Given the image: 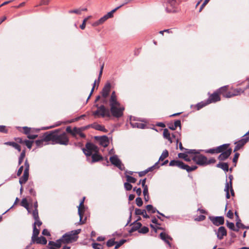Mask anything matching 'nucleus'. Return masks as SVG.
<instances>
[{
	"label": "nucleus",
	"mask_w": 249,
	"mask_h": 249,
	"mask_svg": "<svg viewBox=\"0 0 249 249\" xmlns=\"http://www.w3.org/2000/svg\"><path fill=\"white\" fill-rule=\"evenodd\" d=\"M94 128L96 130H100V131H103L105 130V128L104 126H103L100 124H94Z\"/></svg>",
	"instance_id": "09e8293b"
},
{
	"label": "nucleus",
	"mask_w": 249,
	"mask_h": 249,
	"mask_svg": "<svg viewBox=\"0 0 249 249\" xmlns=\"http://www.w3.org/2000/svg\"><path fill=\"white\" fill-rule=\"evenodd\" d=\"M25 157V151L23 150L21 153L18 159V164L20 165L22 162L24 158Z\"/></svg>",
	"instance_id": "a19ab883"
},
{
	"label": "nucleus",
	"mask_w": 249,
	"mask_h": 249,
	"mask_svg": "<svg viewBox=\"0 0 249 249\" xmlns=\"http://www.w3.org/2000/svg\"><path fill=\"white\" fill-rule=\"evenodd\" d=\"M209 104V103H208V102L207 100V101H202L201 102L197 103L196 105V107L197 110H198L200 109L201 108H202V107H205L206 106H207Z\"/></svg>",
	"instance_id": "c85d7f7f"
},
{
	"label": "nucleus",
	"mask_w": 249,
	"mask_h": 249,
	"mask_svg": "<svg viewBox=\"0 0 249 249\" xmlns=\"http://www.w3.org/2000/svg\"><path fill=\"white\" fill-rule=\"evenodd\" d=\"M120 8H121V6H118L115 9L111 10L110 12H108L107 14L105 15L107 19L110 18H111L113 16V13Z\"/></svg>",
	"instance_id": "58836bf2"
},
{
	"label": "nucleus",
	"mask_w": 249,
	"mask_h": 249,
	"mask_svg": "<svg viewBox=\"0 0 249 249\" xmlns=\"http://www.w3.org/2000/svg\"><path fill=\"white\" fill-rule=\"evenodd\" d=\"M90 17V16H89L83 20L82 24L80 26L81 29L84 30L85 28L86 22Z\"/></svg>",
	"instance_id": "6e6d98bb"
},
{
	"label": "nucleus",
	"mask_w": 249,
	"mask_h": 249,
	"mask_svg": "<svg viewBox=\"0 0 249 249\" xmlns=\"http://www.w3.org/2000/svg\"><path fill=\"white\" fill-rule=\"evenodd\" d=\"M131 225H132L133 226L130 229V230L129 231V233H132L138 230H139V229L142 226V224L140 222H137V221H135L132 224H131Z\"/></svg>",
	"instance_id": "2eb2a0df"
},
{
	"label": "nucleus",
	"mask_w": 249,
	"mask_h": 249,
	"mask_svg": "<svg viewBox=\"0 0 249 249\" xmlns=\"http://www.w3.org/2000/svg\"><path fill=\"white\" fill-rule=\"evenodd\" d=\"M130 124L131 126L133 128H138L141 129L145 128V125L144 124L137 123V122H130Z\"/></svg>",
	"instance_id": "412c9836"
},
{
	"label": "nucleus",
	"mask_w": 249,
	"mask_h": 249,
	"mask_svg": "<svg viewBox=\"0 0 249 249\" xmlns=\"http://www.w3.org/2000/svg\"><path fill=\"white\" fill-rule=\"evenodd\" d=\"M125 177L126 178V180H127V182H128V183H135L137 180L135 178H134L133 177H131L130 176L126 175Z\"/></svg>",
	"instance_id": "ea45409f"
},
{
	"label": "nucleus",
	"mask_w": 249,
	"mask_h": 249,
	"mask_svg": "<svg viewBox=\"0 0 249 249\" xmlns=\"http://www.w3.org/2000/svg\"><path fill=\"white\" fill-rule=\"evenodd\" d=\"M98 148L94 144L88 142L86 144V148L83 149V151L87 156H90L93 154L98 152Z\"/></svg>",
	"instance_id": "0eeeda50"
},
{
	"label": "nucleus",
	"mask_w": 249,
	"mask_h": 249,
	"mask_svg": "<svg viewBox=\"0 0 249 249\" xmlns=\"http://www.w3.org/2000/svg\"><path fill=\"white\" fill-rule=\"evenodd\" d=\"M139 232L140 233L145 234L149 231V229L147 227H143L139 230Z\"/></svg>",
	"instance_id": "49530a36"
},
{
	"label": "nucleus",
	"mask_w": 249,
	"mask_h": 249,
	"mask_svg": "<svg viewBox=\"0 0 249 249\" xmlns=\"http://www.w3.org/2000/svg\"><path fill=\"white\" fill-rule=\"evenodd\" d=\"M91 156V163L98 161L102 159V157L99 155L97 154V153L93 154Z\"/></svg>",
	"instance_id": "2f4dec72"
},
{
	"label": "nucleus",
	"mask_w": 249,
	"mask_h": 249,
	"mask_svg": "<svg viewBox=\"0 0 249 249\" xmlns=\"http://www.w3.org/2000/svg\"><path fill=\"white\" fill-rule=\"evenodd\" d=\"M33 142V141H31L27 140H25L24 141V143L26 145V146L29 149H31L32 148Z\"/></svg>",
	"instance_id": "8fccbe9b"
},
{
	"label": "nucleus",
	"mask_w": 249,
	"mask_h": 249,
	"mask_svg": "<svg viewBox=\"0 0 249 249\" xmlns=\"http://www.w3.org/2000/svg\"><path fill=\"white\" fill-rule=\"evenodd\" d=\"M185 151H186V153L189 154H196L197 155L198 154H199L200 151H203V150H196L195 149H185Z\"/></svg>",
	"instance_id": "72a5a7b5"
},
{
	"label": "nucleus",
	"mask_w": 249,
	"mask_h": 249,
	"mask_svg": "<svg viewBox=\"0 0 249 249\" xmlns=\"http://www.w3.org/2000/svg\"><path fill=\"white\" fill-rule=\"evenodd\" d=\"M0 132L7 133L8 131L5 125H0Z\"/></svg>",
	"instance_id": "0e129e2a"
},
{
	"label": "nucleus",
	"mask_w": 249,
	"mask_h": 249,
	"mask_svg": "<svg viewBox=\"0 0 249 249\" xmlns=\"http://www.w3.org/2000/svg\"><path fill=\"white\" fill-rule=\"evenodd\" d=\"M100 143L104 147H107L108 144V140L107 137L104 136L100 138Z\"/></svg>",
	"instance_id": "5701e85b"
},
{
	"label": "nucleus",
	"mask_w": 249,
	"mask_h": 249,
	"mask_svg": "<svg viewBox=\"0 0 249 249\" xmlns=\"http://www.w3.org/2000/svg\"><path fill=\"white\" fill-rule=\"evenodd\" d=\"M59 131V129L55 130L53 131H52L51 133L48 134L47 133L45 134V138L44 140L45 141H50L51 140L52 142H53V136L55 135V133L58 132Z\"/></svg>",
	"instance_id": "dca6fc26"
},
{
	"label": "nucleus",
	"mask_w": 249,
	"mask_h": 249,
	"mask_svg": "<svg viewBox=\"0 0 249 249\" xmlns=\"http://www.w3.org/2000/svg\"><path fill=\"white\" fill-rule=\"evenodd\" d=\"M249 141V136L243 137L240 140L234 142L236 146L234 149V152L239 150Z\"/></svg>",
	"instance_id": "1a4fd4ad"
},
{
	"label": "nucleus",
	"mask_w": 249,
	"mask_h": 249,
	"mask_svg": "<svg viewBox=\"0 0 249 249\" xmlns=\"http://www.w3.org/2000/svg\"><path fill=\"white\" fill-rule=\"evenodd\" d=\"M230 187H229L228 184H225L224 191L226 193V198L227 199H229L230 197V195L229 194Z\"/></svg>",
	"instance_id": "603ef678"
},
{
	"label": "nucleus",
	"mask_w": 249,
	"mask_h": 249,
	"mask_svg": "<svg viewBox=\"0 0 249 249\" xmlns=\"http://www.w3.org/2000/svg\"><path fill=\"white\" fill-rule=\"evenodd\" d=\"M109 102V104H115V103L117 104V103H119L117 100V97H116V95L115 94V92L114 91H113L112 92Z\"/></svg>",
	"instance_id": "b1692460"
},
{
	"label": "nucleus",
	"mask_w": 249,
	"mask_h": 249,
	"mask_svg": "<svg viewBox=\"0 0 249 249\" xmlns=\"http://www.w3.org/2000/svg\"><path fill=\"white\" fill-rule=\"evenodd\" d=\"M29 177V171L24 170L22 177L19 179V182L22 185L25 183L28 180Z\"/></svg>",
	"instance_id": "f3484780"
},
{
	"label": "nucleus",
	"mask_w": 249,
	"mask_h": 249,
	"mask_svg": "<svg viewBox=\"0 0 249 249\" xmlns=\"http://www.w3.org/2000/svg\"><path fill=\"white\" fill-rule=\"evenodd\" d=\"M4 144L11 146L14 147L15 149H17L19 152L21 151L20 146L16 142H4Z\"/></svg>",
	"instance_id": "4be33fe9"
},
{
	"label": "nucleus",
	"mask_w": 249,
	"mask_h": 249,
	"mask_svg": "<svg viewBox=\"0 0 249 249\" xmlns=\"http://www.w3.org/2000/svg\"><path fill=\"white\" fill-rule=\"evenodd\" d=\"M169 166H177L180 169L186 170L188 172L194 171L197 168L196 165L189 166L188 165L184 164L182 161L178 160H171L169 163Z\"/></svg>",
	"instance_id": "7ed1b4c3"
},
{
	"label": "nucleus",
	"mask_w": 249,
	"mask_h": 249,
	"mask_svg": "<svg viewBox=\"0 0 249 249\" xmlns=\"http://www.w3.org/2000/svg\"><path fill=\"white\" fill-rule=\"evenodd\" d=\"M35 222L34 223V225H35L36 226V225L38 227L40 226L42 224V222L39 220V218L37 219H35Z\"/></svg>",
	"instance_id": "774afa93"
},
{
	"label": "nucleus",
	"mask_w": 249,
	"mask_h": 249,
	"mask_svg": "<svg viewBox=\"0 0 249 249\" xmlns=\"http://www.w3.org/2000/svg\"><path fill=\"white\" fill-rule=\"evenodd\" d=\"M36 144L38 147H41L43 145V140H38L36 141Z\"/></svg>",
	"instance_id": "69168bd1"
},
{
	"label": "nucleus",
	"mask_w": 249,
	"mask_h": 249,
	"mask_svg": "<svg viewBox=\"0 0 249 249\" xmlns=\"http://www.w3.org/2000/svg\"><path fill=\"white\" fill-rule=\"evenodd\" d=\"M24 130V133L26 135H28L30 134V132L31 131V128L28 127L27 126H24L22 127Z\"/></svg>",
	"instance_id": "052dcab7"
},
{
	"label": "nucleus",
	"mask_w": 249,
	"mask_h": 249,
	"mask_svg": "<svg viewBox=\"0 0 249 249\" xmlns=\"http://www.w3.org/2000/svg\"><path fill=\"white\" fill-rule=\"evenodd\" d=\"M178 157L179 158L183 159L187 161H190L191 159L188 157L186 153H180L178 154Z\"/></svg>",
	"instance_id": "473e14b6"
},
{
	"label": "nucleus",
	"mask_w": 249,
	"mask_h": 249,
	"mask_svg": "<svg viewBox=\"0 0 249 249\" xmlns=\"http://www.w3.org/2000/svg\"><path fill=\"white\" fill-rule=\"evenodd\" d=\"M210 218L213 223L216 226L223 225L224 223V218L223 216L211 217Z\"/></svg>",
	"instance_id": "9d476101"
},
{
	"label": "nucleus",
	"mask_w": 249,
	"mask_h": 249,
	"mask_svg": "<svg viewBox=\"0 0 249 249\" xmlns=\"http://www.w3.org/2000/svg\"><path fill=\"white\" fill-rule=\"evenodd\" d=\"M236 226H237L238 229L239 228H246V227L241 222L240 219H236Z\"/></svg>",
	"instance_id": "de8ad7c7"
},
{
	"label": "nucleus",
	"mask_w": 249,
	"mask_h": 249,
	"mask_svg": "<svg viewBox=\"0 0 249 249\" xmlns=\"http://www.w3.org/2000/svg\"><path fill=\"white\" fill-rule=\"evenodd\" d=\"M135 201H136V203L138 206L141 207L142 206V205L143 204V202L141 197H137Z\"/></svg>",
	"instance_id": "5fc2aeb1"
},
{
	"label": "nucleus",
	"mask_w": 249,
	"mask_h": 249,
	"mask_svg": "<svg viewBox=\"0 0 249 249\" xmlns=\"http://www.w3.org/2000/svg\"><path fill=\"white\" fill-rule=\"evenodd\" d=\"M178 126L180 128H181V122L179 120H176L174 123V124L170 126L169 128L172 130H175Z\"/></svg>",
	"instance_id": "c756f323"
},
{
	"label": "nucleus",
	"mask_w": 249,
	"mask_h": 249,
	"mask_svg": "<svg viewBox=\"0 0 249 249\" xmlns=\"http://www.w3.org/2000/svg\"><path fill=\"white\" fill-rule=\"evenodd\" d=\"M32 215L34 219H37L39 218L38 213L37 210H34L32 213Z\"/></svg>",
	"instance_id": "680f3d73"
},
{
	"label": "nucleus",
	"mask_w": 249,
	"mask_h": 249,
	"mask_svg": "<svg viewBox=\"0 0 249 249\" xmlns=\"http://www.w3.org/2000/svg\"><path fill=\"white\" fill-rule=\"evenodd\" d=\"M217 237L219 240H222L224 236L227 235V231L224 227H220L216 232Z\"/></svg>",
	"instance_id": "f8f14e48"
},
{
	"label": "nucleus",
	"mask_w": 249,
	"mask_h": 249,
	"mask_svg": "<svg viewBox=\"0 0 249 249\" xmlns=\"http://www.w3.org/2000/svg\"><path fill=\"white\" fill-rule=\"evenodd\" d=\"M92 246L94 249H103V246L98 243H93Z\"/></svg>",
	"instance_id": "13d9d810"
},
{
	"label": "nucleus",
	"mask_w": 249,
	"mask_h": 249,
	"mask_svg": "<svg viewBox=\"0 0 249 249\" xmlns=\"http://www.w3.org/2000/svg\"><path fill=\"white\" fill-rule=\"evenodd\" d=\"M124 187L125 189V190L129 191L132 189V186L130 183L125 182L124 183Z\"/></svg>",
	"instance_id": "bf43d9fd"
},
{
	"label": "nucleus",
	"mask_w": 249,
	"mask_h": 249,
	"mask_svg": "<svg viewBox=\"0 0 249 249\" xmlns=\"http://www.w3.org/2000/svg\"><path fill=\"white\" fill-rule=\"evenodd\" d=\"M146 209L148 213H154L156 212L160 213V212L157 210V209L154 207L152 205H147L146 207Z\"/></svg>",
	"instance_id": "a878e982"
},
{
	"label": "nucleus",
	"mask_w": 249,
	"mask_h": 249,
	"mask_svg": "<svg viewBox=\"0 0 249 249\" xmlns=\"http://www.w3.org/2000/svg\"><path fill=\"white\" fill-rule=\"evenodd\" d=\"M95 106L98 108L100 115L102 117H104L105 116H110V115L109 110L107 109L104 105H102L99 107L98 105H96Z\"/></svg>",
	"instance_id": "9b49d317"
},
{
	"label": "nucleus",
	"mask_w": 249,
	"mask_h": 249,
	"mask_svg": "<svg viewBox=\"0 0 249 249\" xmlns=\"http://www.w3.org/2000/svg\"><path fill=\"white\" fill-rule=\"evenodd\" d=\"M160 238L163 240L165 243H166L169 246H171V244L168 239H172V238L166 234L164 232H161L160 233Z\"/></svg>",
	"instance_id": "a211bd4d"
},
{
	"label": "nucleus",
	"mask_w": 249,
	"mask_h": 249,
	"mask_svg": "<svg viewBox=\"0 0 249 249\" xmlns=\"http://www.w3.org/2000/svg\"><path fill=\"white\" fill-rule=\"evenodd\" d=\"M62 123L61 122H57L56 123H55L54 125H51V126H47V127H43L42 128V129H43V130H47V129H51V128H54L55 127H56V126L60 125L62 124Z\"/></svg>",
	"instance_id": "79ce46f5"
},
{
	"label": "nucleus",
	"mask_w": 249,
	"mask_h": 249,
	"mask_svg": "<svg viewBox=\"0 0 249 249\" xmlns=\"http://www.w3.org/2000/svg\"><path fill=\"white\" fill-rule=\"evenodd\" d=\"M85 197L83 198V199L81 201L79 206L78 207V213L80 216V221L81 220L82 218V211L84 208V205L83 204Z\"/></svg>",
	"instance_id": "393cba45"
},
{
	"label": "nucleus",
	"mask_w": 249,
	"mask_h": 249,
	"mask_svg": "<svg viewBox=\"0 0 249 249\" xmlns=\"http://www.w3.org/2000/svg\"><path fill=\"white\" fill-rule=\"evenodd\" d=\"M227 86H225L219 88L217 91L211 94L207 99L208 103H215L220 100L219 94L222 93L223 91H226L227 89Z\"/></svg>",
	"instance_id": "39448f33"
},
{
	"label": "nucleus",
	"mask_w": 249,
	"mask_h": 249,
	"mask_svg": "<svg viewBox=\"0 0 249 249\" xmlns=\"http://www.w3.org/2000/svg\"><path fill=\"white\" fill-rule=\"evenodd\" d=\"M116 243V242H115L114 240L113 239H111L108 240L107 242V246L108 247H111L113 246L114 245H115Z\"/></svg>",
	"instance_id": "864d4df0"
},
{
	"label": "nucleus",
	"mask_w": 249,
	"mask_h": 249,
	"mask_svg": "<svg viewBox=\"0 0 249 249\" xmlns=\"http://www.w3.org/2000/svg\"><path fill=\"white\" fill-rule=\"evenodd\" d=\"M192 160L198 165L201 166H205L211 163H214L216 160L214 158H211L208 160L207 157L201 154L195 155Z\"/></svg>",
	"instance_id": "f03ea898"
},
{
	"label": "nucleus",
	"mask_w": 249,
	"mask_h": 249,
	"mask_svg": "<svg viewBox=\"0 0 249 249\" xmlns=\"http://www.w3.org/2000/svg\"><path fill=\"white\" fill-rule=\"evenodd\" d=\"M231 153V149L229 148L224 152L221 153L218 156V159L220 160H224L227 159Z\"/></svg>",
	"instance_id": "4468645a"
},
{
	"label": "nucleus",
	"mask_w": 249,
	"mask_h": 249,
	"mask_svg": "<svg viewBox=\"0 0 249 249\" xmlns=\"http://www.w3.org/2000/svg\"><path fill=\"white\" fill-rule=\"evenodd\" d=\"M82 129L81 128H77V127H74L73 128V133L74 134V136L76 135V134H79L81 137L82 138H85V135L84 133H83L82 132Z\"/></svg>",
	"instance_id": "7c9ffc66"
},
{
	"label": "nucleus",
	"mask_w": 249,
	"mask_h": 249,
	"mask_svg": "<svg viewBox=\"0 0 249 249\" xmlns=\"http://www.w3.org/2000/svg\"><path fill=\"white\" fill-rule=\"evenodd\" d=\"M82 10L81 9H74L70 10L69 11V13H75L78 15H80L81 14Z\"/></svg>",
	"instance_id": "e2e57ef3"
},
{
	"label": "nucleus",
	"mask_w": 249,
	"mask_h": 249,
	"mask_svg": "<svg viewBox=\"0 0 249 249\" xmlns=\"http://www.w3.org/2000/svg\"><path fill=\"white\" fill-rule=\"evenodd\" d=\"M229 145V144H223L216 147V150L217 151V153H222L227 150Z\"/></svg>",
	"instance_id": "6ab92c4d"
},
{
	"label": "nucleus",
	"mask_w": 249,
	"mask_h": 249,
	"mask_svg": "<svg viewBox=\"0 0 249 249\" xmlns=\"http://www.w3.org/2000/svg\"><path fill=\"white\" fill-rule=\"evenodd\" d=\"M168 155H169V154H168V151L167 150H164L162 152L161 156H160L158 161H159L160 160H161V161L163 160H164L165 158H166L168 156Z\"/></svg>",
	"instance_id": "c9c22d12"
},
{
	"label": "nucleus",
	"mask_w": 249,
	"mask_h": 249,
	"mask_svg": "<svg viewBox=\"0 0 249 249\" xmlns=\"http://www.w3.org/2000/svg\"><path fill=\"white\" fill-rule=\"evenodd\" d=\"M217 167L221 168L225 172H228L229 170V165L227 163H219L217 164Z\"/></svg>",
	"instance_id": "cd10ccee"
},
{
	"label": "nucleus",
	"mask_w": 249,
	"mask_h": 249,
	"mask_svg": "<svg viewBox=\"0 0 249 249\" xmlns=\"http://www.w3.org/2000/svg\"><path fill=\"white\" fill-rule=\"evenodd\" d=\"M126 242V240L125 239H122L119 241L118 242H116L115 243V249H117L119 248L120 246H121L122 245H123L125 242Z\"/></svg>",
	"instance_id": "a18cd8bd"
},
{
	"label": "nucleus",
	"mask_w": 249,
	"mask_h": 249,
	"mask_svg": "<svg viewBox=\"0 0 249 249\" xmlns=\"http://www.w3.org/2000/svg\"><path fill=\"white\" fill-rule=\"evenodd\" d=\"M109 160L112 164L118 167L121 170H123L124 169V165L122 164L121 161L118 158L117 155H114L110 157Z\"/></svg>",
	"instance_id": "6e6552de"
},
{
	"label": "nucleus",
	"mask_w": 249,
	"mask_h": 249,
	"mask_svg": "<svg viewBox=\"0 0 249 249\" xmlns=\"http://www.w3.org/2000/svg\"><path fill=\"white\" fill-rule=\"evenodd\" d=\"M226 224H227V226L231 230H232L234 231H238V229L235 228L234 224L233 223L227 221L226 222Z\"/></svg>",
	"instance_id": "f704fd0d"
},
{
	"label": "nucleus",
	"mask_w": 249,
	"mask_h": 249,
	"mask_svg": "<svg viewBox=\"0 0 249 249\" xmlns=\"http://www.w3.org/2000/svg\"><path fill=\"white\" fill-rule=\"evenodd\" d=\"M39 233V230L37 229L36 228V227L35 226V225H33V234L32 237H34V238H36L38 237V235Z\"/></svg>",
	"instance_id": "e433bc0d"
},
{
	"label": "nucleus",
	"mask_w": 249,
	"mask_h": 249,
	"mask_svg": "<svg viewBox=\"0 0 249 249\" xmlns=\"http://www.w3.org/2000/svg\"><path fill=\"white\" fill-rule=\"evenodd\" d=\"M245 91V89H242L240 88L237 89H234L232 93L233 94V95L235 96H238L240 95L241 93H244Z\"/></svg>",
	"instance_id": "4c0bfd02"
},
{
	"label": "nucleus",
	"mask_w": 249,
	"mask_h": 249,
	"mask_svg": "<svg viewBox=\"0 0 249 249\" xmlns=\"http://www.w3.org/2000/svg\"><path fill=\"white\" fill-rule=\"evenodd\" d=\"M158 164H159V161H157V162H156L155 163V164L154 165L146 169V171L147 173H148L150 171H152L154 168H159V166Z\"/></svg>",
	"instance_id": "37998d69"
},
{
	"label": "nucleus",
	"mask_w": 249,
	"mask_h": 249,
	"mask_svg": "<svg viewBox=\"0 0 249 249\" xmlns=\"http://www.w3.org/2000/svg\"><path fill=\"white\" fill-rule=\"evenodd\" d=\"M62 243H63V242L62 238H61L60 239L57 240L56 242H54V247L59 248L61 247Z\"/></svg>",
	"instance_id": "3c124183"
},
{
	"label": "nucleus",
	"mask_w": 249,
	"mask_h": 249,
	"mask_svg": "<svg viewBox=\"0 0 249 249\" xmlns=\"http://www.w3.org/2000/svg\"><path fill=\"white\" fill-rule=\"evenodd\" d=\"M163 136L164 138L168 140L170 143L172 142V139L170 133L167 128L163 130Z\"/></svg>",
	"instance_id": "aec40b11"
},
{
	"label": "nucleus",
	"mask_w": 249,
	"mask_h": 249,
	"mask_svg": "<svg viewBox=\"0 0 249 249\" xmlns=\"http://www.w3.org/2000/svg\"><path fill=\"white\" fill-rule=\"evenodd\" d=\"M21 206L24 207L26 210H28L29 204L26 198H23L21 200Z\"/></svg>",
	"instance_id": "c03bdc74"
},
{
	"label": "nucleus",
	"mask_w": 249,
	"mask_h": 249,
	"mask_svg": "<svg viewBox=\"0 0 249 249\" xmlns=\"http://www.w3.org/2000/svg\"><path fill=\"white\" fill-rule=\"evenodd\" d=\"M111 84L107 82L106 84L102 91V95L104 98H107L110 91Z\"/></svg>",
	"instance_id": "ddd939ff"
},
{
	"label": "nucleus",
	"mask_w": 249,
	"mask_h": 249,
	"mask_svg": "<svg viewBox=\"0 0 249 249\" xmlns=\"http://www.w3.org/2000/svg\"><path fill=\"white\" fill-rule=\"evenodd\" d=\"M223 96L226 98H229L232 97L234 96L233 95V94L232 93V92H229L226 94H224Z\"/></svg>",
	"instance_id": "338daca9"
},
{
	"label": "nucleus",
	"mask_w": 249,
	"mask_h": 249,
	"mask_svg": "<svg viewBox=\"0 0 249 249\" xmlns=\"http://www.w3.org/2000/svg\"><path fill=\"white\" fill-rule=\"evenodd\" d=\"M81 229H77L64 234L61 237L63 243L68 244L76 241L78 239L77 235L81 232Z\"/></svg>",
	"instance_id": "f257e3e1"
},
{
	"label": "nucleus",
	"mask_w": 249,
	"mask_h": 249,
	"mask_svg": "<svg viewBox=\"0 0 249 249\" xmlns=\"http://www.w3.org/2000/svg\"><path fill=\"white\" fill-rule=\"evenodd\" d=\"M109 106L110 107V112L114 117L120 118L123 115V111L124 108V107L120 106L119 103L109 104Z\"/></svg>",
	"instance_id": "20e7f679"
},
{
	"label": "nucleus",
	"mask_w": 249,
	"mask_h": 249,
	"mask_svg": "<svg viewBox=\"0 0 249 249\" xmlns=\"http://www.w3.org/2000/svg\"><path fill=\"white\" fill-rule=\"evenodd\" d=\"M203 151H204L206 153H211V154L217 153V151L216 150V148L205 150H203Z\"/></svg>",
	"instance_id": "4d7b16f0"
},
{
	"label": "nucleus",
	"mask_w": 249,
	"mask_h": 249,
	"mask_svg": "<svg viewBox=\"0 0 249 249\" xmlns=\"http://www.w3.org/2000/svg\"><path fill=\"white\" fill-rule=\"evenodd\" d=\"M47 243V239L43 236L37 237L36 238V243L42 245H46Z\"/></svg>",
	"instance_id": "bb28decb"
},
{
	"label": "nucleus",
	"mask_w": 249,
	"mask_h": 249,
	"mask_svg": "<svg viewBox=\"0 0 249 249\" xmlns=\"http://www.w3.org/2000/svg\"><path fill=\"white\" fill-rule=\"evenodd\" d=\"M53 139V142L61 145H67L69 142V139L65 132L60 135L55 134Z\"/></svg>",
	"instance_id": "423d86ee"
}]
</instances>
